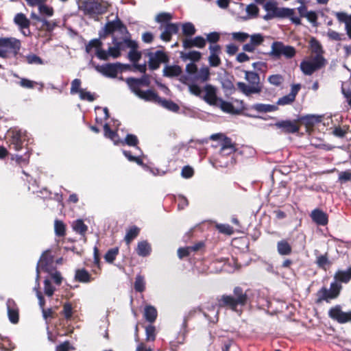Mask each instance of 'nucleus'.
I'll use <instances>...</instances> for the list:
<instances>
[{"label":"nucleus","mask_w":351,"mask_h":351,"mask_svg":"<svg viewBox=\"0 0 351 351\" xmlns=\"http://www.w3.org/2000/svg\"><path fill=\"white\" fill-rule=\"evenodd\" d=\"M125 82L131 91L139 90L142 86H149L151 82L149 77L147 75H144L141 78L128 77Z\"/></svg>","instance_id":"obj_17"},{"label":"nucleus","mask_w":351,"mask_h":351,"mask_svg":"<svg viewBox=\"0 0 351 351\" xmlns=\"http://www.w3.org/2000/svg\"><path fill=\"white\" fill-rule=\"evenodd\" d=\"M326 63L324 58L314 56L310 60H302L300 62V68L304 75H311L314 72L324 67Z\"/></svg>","instance_id":"obj_6"},{"label":"nucleus","mask_w":351,"mask_h":351,"mask_svg":"<svg viewBox=\"0 0 351 351\" xmlns=\"http://www.w3.org/2000/svg\"><path fill=\"white\" fill-rule=\"evenodd\" d=\"M29 156L30 154L29 150H27L24 156L16 155L15 160L16 163L21 166L27 165L29 163Z\"/></svg>","instance_id":"obj_54"},{"label":"nucleus","mask_w":351,"mask_h":351,"mask_svg":"<svg viewBox=\"0 0 351 351\" xmlns=\"http://www.w3.org/2000/svg\"><path fill=\"white\" fill-rule=\"evenodd\" d=\"M101 46L102 43L99 38L92 39L86 45V52L90 53L93 49L96 51L99 47H101Z\"/></svg>","instance_id":"obj_42"},{"label":"nucleus","mask_w":351,"mask_h":351,"mask_svg":"<svg viewBox=\"0 0 351 351\" xmlns=\"http://www.w3.org/2000/svg\"><path fill=\"white\" fill-rule=\"evenodd\" d=\"M55 287L51 285L49 279L44 280V291L47 296L51 297L53 295Z\"/></svg>","instance_id":"obj_55"},{"label":"nucleus","mask_w":351,"mask_h":351,"mask_svg":"<svg viewBox=\"0 0 351 351\" xmlns=\"http://www.w3.org/2000/svg\"><path fill=\"white\" fill-rule=\"evenodd\" d=\"M95 69L97 72L105 77L114 78L121 69V64L117 62L108 63L102 65L97 64L95 66Z\"/></svg>","instance_id":"obj_10"},{"label":"nucleus","mask_w":351,"mask_h":351,"mask_svg":"<svg viewBox=\"0 0 351 351\" xmlns=\"http://www.w3.org/2000/svg\"><path fill=\"white\" fill-rule=\"evenodd\" d=\"M14 21L21 29L28 28L30 25V21L23 13L16 14Z\"/></svg>","instance_id":"obj_31"},{"label":"nucleus","mask_w":351,"mask_h":351,"mask_svg":"<svg viewBox=\"0 0 351 351\" xmlns=\"http://www.w3.org/2000/svg\"><path fill=\"white\" fill-rule=\"evenodd\" d=\"M53 257L51 255L49 250H47L43 253L36 267V282L39 281L40 269L47 272H50L53 269Z\"/></svg>","instance_id":"obj_8"},{"label":"nucleus","mask_w":351,"mask_h":351,"mask_svg":"<svg viewBox=\"0 0 351 351\" xmlns=\"http://www.w3.org/2000/svg\"><path fill=\"white\" fill-rule=\"evenodd\" d=\"M334 14L340 23H345V26L350 23H351V14L349 15L343 12H335Z\"/></svg>","instance_id":"obj_47"},{"label":"nucleus","mask_w":351,"mask_h":351,"mask_svg":"<svg viewBox=\"0 0 351 351\" xmlns=\"http://www.w3.org/2000/svg\"><path fill=\"white\" fill-rule=\"evenodd\" d=\"M351 280V267L346 269H337L333 276L332 284L337 285L341 291L343 289L342 284H348Z\"/></svg>","instance_id":"obj_14"},{"label":"nucleus","mask_w":351,"mask_h":351,"mask_svg":"<svg viewBox=\"0 0 351 351\" xmlns=\"http://www.w3.org/2000/svg\"><path fill=\"white\" fill-rule=\"evenodd\" d=\"M315 263L319 268L323 269L325 271L327 269V267H329L331 265V262L328 259L327 253L324 255L317 256Z\"/></svg>","instance_id":"obj_38"},{"label":"nucleus","mask_w":351,"mask_h":351,"mask_svg":"<svg viewBox=\"0 0 351 351\" xmlns=\"http://www.w3.org/2000/svg\"><path fill=\"white\" fill-rule=\"evenodd\" d=\"M113 47H110L108 49L109 57L117 58L120 56L121 51L124 50L125 47H133V40L130 39H123L121 41H118L116 38L112 41Z\"/></svg>","instance_id":"obj_11"},{"label":"nucleus","mask_w":351,"mask_h":351,"mask_svg":"<svg viewBox=\"0 0 351 351\" xmlns=\"http://www.w3.org/2000/svg\"><path fill=\"white\" fill-rule=\"evenodd\" d=\"M182 32L184 35L191 36L195 34L196 29L191 23H186L182 25Z\"/></svg>","instance_id":"obj_52"},{"label":"nucleus","mask_w":351,"mask_h":351,"mask_svg":"<svg viewBox=\"0 0 351 351\" xmlns=\"http://www.w3.org/2000/svg\"><path fill=\"white\" fill-rule=\"evenodd\" d=\"M158 104H160L162 107L172 111V112H177L179 110V106L178 104L174 103L172 101L163 99L161 97H160V101H158Z\"/></svg>","instance_id":"obj_40"},{"label":"nucleus","mask_w":351,"mask_h":351,"mask_svg":"<svg viewBox=\"0 0 351 351\" xmlns=\"http://www.w3.org/2000/svg\"><path fill=\"white\" fill-rule=\"evenodd\" d=\"M296 54V49L291 45H286L281 41H274L271 45V51L269 55L274 59L284 57L286 59H291Z\"/></svg>","instance_id":"obj_5"},{"label":"nucleus","mask_w":351,"mask_h":351,"mask_svg":"<svg viewBox=\"0 0 351 351\" xmlns=\"http://www.w3.org/2000/svg\"><path fill=\"white\" fill-rule=\"evenodd\" d=\"M119 254V249L118 247L111 248L104 256V259L106 262L109 263H113V261L115 260L117 254Z\"/></svg>","instance_id":"obj_48"},{"label":"nucleus","mask_w":351,"mask_h":351,"mask_svg":"<svg viewBox=\"0 0 351 351\" xmlns=\"http://www.w3.org/2000/svg\"><path fill=\"white\" fill-rule=\"evenodd\" d=\"M11 134L10 148L19 151L23 147V143L27 141V134L26 131L21 130H12L9 132Z\"/></svg>","instance_id":"obj_9"},{"label":"nucleus","mask_w":351,"mask_h":351,"mask_svg":"<svg viewBox=\"0 0 351 351\" xmlns=\"http://www.w3.org/2000/svg\"><path fill=\"white\" fill-rule=\"evenodd\" d=\"M144 317L147 322H154L157 317L156 309L152 306H146L144 311Z\"/></svg>","instance_id":"obj_36"},{"label":"nucleus","mask_w":351,"mask_h":351,"mask_svg":"<svg viewBox=\"0 0 351 351\" xmlns=\"http://www.w3.org/2000/svg\"><path fill=\"white\" fill-rule=\"evenodd\" d=\"M217 107L220 108V109L226 113L236 114L239 113V110H236L230 102L223 100L222 99H219L218 101Z\"/></svg>","instance_id":"obj_28"},{"label":"nucleus","mask_w":351,"mask_h":351,"mask_svg":"<svg viewBox=\"0 0 351 351\" xmlns=\"http://www.w3.org/2000/svg\"><path fill=\"white\" fill-rule=\"evenodd\" d=\"M339 180L341 182H346L351 180V171H341L339 173Z\"/></svg>","instance_id":"obj_64"},{"label":"nucleus","mask_w":351,"mask_h":351,"mask_svg":"<svg viewBox=\"0 0 351 351\" xmlns=\"http://www.w3.org/2000/svg\"><path fill=\"white\" fill-rule=\"evenodd\" d=\"M108 8L107 3H101L97 1L86 2L84 4V11L89 14H101Z\"/></svg>","instance_id":"obj_16"},{"label":"nucleus","mask_w":351,"mask_h":351,"mask_svg":"<svg viewBox=\"0 0 351 351\" xmlns=\"http://www.w3.org/2000/svg\"><path fill=\"white\" fill-rule=\"evenodd\" d=\"M309 44L312 53L315 54V56H319L320 58H324L322 56L324 53L322 46L316 38H311Z\"/></svg>","instance_id":"obj_30"},{"label":"nucleus","mask_w":351,"mask_h":351,"mask_svg":"<svg viewBox=\"0 0 351 351\" xmlns=\"http://www.w3.org/2000/svg\"><path fill=\"white\" fill-rule=\"evenodd\" d=\"M180 57L183 60H190L193 62H197L201 59L202 54L197 51H191L188 53H181Z\"/></svg>","instance_id":"obj_37"},{"label":"nucleus","mask_w":351,"mask_h":351,"mask_svg":"<svg viewBox=\"0 0 351 351\" xmlns=\"http://www.w3.org/2000/svg\"><path fill=\"white\" fill-rule=\"evenodd\" d=\"M27 62L30 64H43V60L35 54H30L26 56Z\"/></svg>","instance_id":"obj_61"},{"label":"nucleus","mask_w":351,"mask_h":351,"mask_svg":"<svg viewBox=\"0 0 351 351\" xmlns=\"http://www.w3.org/2000/svg\"><path fill=\"white\" fill-rule=\"evenodd\" d=\"M294 101L295 99L289 93L288 95L279 98L276 104L279 106H285L292 104Z\"/></svg>","instance_id":"obj_58"},{"label":"nucleus","mask_w":351,"mask_h":351,"mask_svg":"<svg viewBox=\"0 0 351 351\" xmlns=\"http://www.w3.org/2000/svg\"><path fill=\"white\" fill-rule=\"evenodd\" d=\"M21 48V42L15 38H0V56H16Z\"/></svg>","instance_id":"obj_4"},{"label":"nucleus","mask_w":351,"mask_h":351,"mask_svg":"<svg viewBox=\"0 0 351 351\" xmlns=\"http://www.w3.org/2000/svg\"><path fill=\"white\" fill-rule=\"evenodd\" d=\"M140 229L136 226H132L127 231L124 238L127 245H130L131 241L138 235Z\"/></svg>","instance_id":"obj_39"},{"label":"nucleus","mask_w":351,"mask_h":351,"mask_svg":"<svg viewBox=\"0 0 351 351\" xmlns=\"http://www.w3.org/2000/svg\"><path fill=\"white\" fill-rule=\"evenodd\" d=\"M248 301V296L245 291L240 287H235L232 295H222L217 299L219 307L229 308L234 312L241 313V308L245 306Z\"/></svg>","instance_id":"obj_1"},{"label":"nucleus","mask_w":351,"mask_h":351,"mask_svg":"<svg viewBox=\"0 0 351 351\" xmlns=\"http://www.w3.org/2000/svg\"><path fill=\"white\" fill-rule=\"evenodd\" d=\"M81 86V80L80 79H75L71 82V94H75V93H80V90H82L83 89L80 88Z\"/></svg>","instance_id":"obj_60"},{"label":"nucleus","mask_w":351,"mask_h":351,"mask_svg":"<svg viewBox=\"0 0 351 351\" xmlns=\"http://www.w3.org/2000/svg\"><path fill=\"white\" fill-rule=\"evenodd\" d=\"M189 91L191 94L203 99L210 106H218L220 98L217 96V88L212 84H207L202 89L195 83L188 84Z\"/></svg>","instance_id":"obj_2"},{"label":"nucleus","mask_w":351,"mask_h":351,"mask_svg":"<svg viewBox=\"0 0 351 351\" xmlns=\"http://www.w3.org/2000/svg\"><path fill=\"white\" fill-rule=\"evenodd\" d=\"M312 220L319 226H325L328 222V218L326 213L319 209H314L311 213Z\"/></svg>","instance_id":"obj_25"},{"label":"nucleus","mask_w":351,"mask_h":351,"mask_svg":"<svg viewBox=\"0 0 351 351\" xmlns=\"http://www.w3.org/2000/svg\"><path fill=\"white\" fill-rule=\"evenodd\" d=\"M340 292L341 291L338 289L337 285L331 282L329 289L326 287H323L317 292L315 303L320 304L323 301L329 303L330 300L338 298Z\"/></svg>","instance_id":"obj_7"},{"label":"nucleus","mask_w":351,"mask_h":351,"mask_svg":"<svg viewBox=\"0 0 351 351\" xmlns=\"http://www.w3.org/2000/svg\"><path fill=\"white\" fill-rule=\"evenodd\" d=\"M210 56L208 57V63L210 66L217 67L221 63L219 54L221 53V47L219 45H210L209 46Z\"/></svg>","instance_id":"obj_19"},{"label":"nucleus","mask_w":351,"mask_h":351,"mask_svg":"<svg viewBox=\"0 0 351 351\" xmlns=\"http://www.w3.org/2000/svg\"><path fill=\"white\" fill-rule=\"evenodd\" d=\"M136 252L139 256H147L151 252V246L146 241H141L138 243Z\"/></svg>","instance_id":"obj_32"},{"label":"nucleus","mask_w":351,"mask_h":351,"mask_svg":"<svg viewBox=\"0 0 351 351\" xmlns=\"http://www.w3.org/2000/svg\"><path fill=\"white\" fill-rule=\"evenodd\" d=\"M294 14V10L288 8H278L275 16L279 18H289Z\"/></svg>","instance_id":"obj_41"},{"label":"nucleus","mask_w":351,"mask_h":351,"mask_svg":"<svg viewBox=\"0 0 351 351\" xmlns=\"http://www.w3.org/2000/svg\"><path fill=\"white\" fill-rule=\"evenodd\" d=\"M104 136L106 138H108L111 139L112 141H114V144H117L118 135L116 132H114L110 129L108 124L106 123L104 125Z\"/></svg>","instance_id":"obj_44"},{"label":"nucleus","mask_w":351,"mask_h":351,"mask_svg":"<svg viewBox=\"0 0 351 351\" xmlns=\"http://www.w3.org/2000/svg\"><path fill=\"white\" fill-rule=\"evenodd\" d=\"M270 125H273V124H270ZM274 125L280 129L282 132L286 134H293L298 132L300 130V127L295 121H280L274 123Z\"/></svg>","instance_id":"obj_18"},{"label":"nucleus","mask_w":351,"mask_h":351,"mask_svg":"<svg viewBox=\"0 0 351 351\" xmlns=\"http://www.w3.org/2000/svg\"><path fill=\"white\" fill-rule=\"evenodd\" d=\"M73 230L80 234H84L87 231V226L84 224V221L81 219L76 220L73 225Z\"/></svg>","instance_id":"obj_45"},{"label":"nucleus","mask_w":351,"mask_h":351,"mask_svg":"<svg viewBox=\"0 0 351 351\" xmlns=\"http://www.w3.org/2000/svg\"><path fill=\"white\" fill-rule=\"evenodd\" d=\"M276 248L280 256H289L292 253V247L286 239L278 241Z\"/></svg>","instance_id":"obj_27"},{"label":"nucleus","mask_w":351,"mask_h":351,"mask_svg":"<svg viewBox=\"0 0 351 351\" xmlns=\"http://www.w3.org/2000/svg\"><path fill=\"white\" fill-rule=\"evenodd\" d=\"M8 316L9 320L12 324H16L19 322V308L15 301L12 299H8L6 302Z\"/></svg>","instance_id":"obj_20"},{"label":"nucleus","mask_w":351,"mask_h":351,"mask_svg":"<svg viewBox=\"0 0 351 351\" xmlns=\"http://www.w3.org/2000/svg\"><path fill=\"white\" fill-rule=\"evenodd\" d=\"M301 120L304 121L308 125H314L321 121V117L315 115H306L302 117Z\"/></svg>","instance_id":"obj_56"},{"label":"nucleus","mask_w":351,"mask_h":351,"mask_svg":"<svg viewBox=\"0 0 351 351\" xmlns=\"http://www.w3.org/2000/svg\"><path fill=\"white\" fill-rule=\"evenodd\" d=\"M252 108L259 112H268L276 111L278 107L271 104H255L252 106Z\"/></svg>","instance_id":"obj_33"},{"label":"nucleus","mask_w":351,"mask_h":351,"mask_svg":"<svg viewBox=\"0 0 351 351\" xmlns=\"http://www.w3.org/2000/svg\"><path fill=\"white\" fill-rule=\"evenodd\" d=\"M172 19V15L170 13L162 12L158 14L156 17V21L158 23H165L170 21Z\"/></svg>","instance_id":"obj_57"},{"label":"nucleus","mask_w":351,"mask_h":351,"mask_svg":"<svg viewBox=\"0 0 351 351\" xmlns=\"http://www.w3.org/2000/svg\"><path fill=\"white\" fill-rule=\"evenodd\" d=\"M80 98L82 100H86L88 101H93L95 99V94L91 93L90 92L86 91L84 89L80 90L79 93Z\"/></svg>","instance_id":"obj_59"},{"label":"nucleus","mask_w":351,"mask_h":351,"mask_svg":"<svg viewBox=\"0 0 351 351\" xmlns=\"http://www.w3.org/2000/svg\"><path fill=\"white\" fill-rule=\"evenodd\" d=\"M133 43H134V47H129L130 49V51L128 53V58L131 62H136L141 58V54L138 51H137L136 49L137 47L136 43L134 41H133Z\"/></svg>","instance_id":"obj_43"},{"label":"nucleus","mask_w":351,"mask_h":351,"mask_svg":"<svg viewBox=\"0 0 351 351\" xmlns=\"http://www.w3.org/2000/svg\"><path fill=\"white\" fill-rule=\"evenodd\" d=\"M268 82L276 86H279L284 81L282 75L280 74H274L268 77Z\"/></svg>","instance_id":"obj_49"},{"label":"nucleus","mask_w":351,"mask_h":351,"mask_svg":"<svg viewBox=\"0 0 351 351\" xmlns=\"http://www.w3.org/2000/svg\"><path fill=\"white\" fill-rule=\"evenodd\" d=\"M38 10L41 15L46 16H51L53 14V9L44 3L38 6Z\"/></svg>","instance_id":"obj_53"},{"label":"nucleus","mask_w":351,"mask_h":351,"mask_svg":"<svg viewBox=\"0 0 351 351\" xmlns=\"http://www.w3.org/2000/svg\"><path fill=\"white\" fill-rule=\"evenodd\" d=\"M210 79V69L208 66H202L197 70L194 80L201 82H206Z\"/></svg>","instance_id":"obj_29"},{"label":"nucleus","mask_w":351,"mask_h":351,"mask_svg":"<svg viewBox=\"0 0 351 351\" xmlns=\"http://www.w3.org/2000/svg\"><path fill=\"white\" fill-rule=\"evenodd\" d=\"M237 150L235 144L228 137H224L221 143L220 154L223 156H228Z\"/></svg>","instance_id":"obj_24"},{"label":"nucleus","mask_w":351,"mask_h":351,"mask_svg":"<svg viewBox=\"0 0 351 351\" xmlns=\"http://www.w3.org/2000/svg\"><path fill=\"white\" fill-rule=\"evenodd\" d=\"M122 28H124L123 23L120 20H117L106 23L105 25V32L106 34H111L117 29L121 31Z\"/></svg>","instance_id":"obj_34"},{"label":"nucleus","mask_w":351,"mask_h":351,"mask_svg":"<svg viewBox=\"0 0 351 351\" xmlns=\"http://www.w3.org/2000/svg\"><path fill=\"white\" fill-rule=\"evenodd\" d=\"M54 229L56 234L58 237H62L65 234V226L62 221L56 220L54 223Z\"/></svg>","instance_id":"obj_50"},{"label":"nucleus","mask_w":351,"mask_h":351,"mask_svg":"<svg viewBox=\"0 0 351 351\" xmlns=\"http://www.w3.org/2000/svg\"><path fill=\"white\" fill-rule=\"evenodd\" d=\"M328 316L339 324L351 322V311L343 312L340 305H336L328 311Z\"/></svg>","instance_id":"obj_12"},{"label":"nucleus","mask_w":351,"mask_h":351,"mask_svg":"<svg viewBox=\"0 0 351 351\" xmlns=\"http://www.w3.org/2000/svg\"><path fill=\"white\" fill-rule=\"evenodd\" d=\"M132 92L134 93L140 99L145 101L158 104V101H160V97L158 95L152 90H141L139 89L138 90H134Z\"/></svg>","instance_id":"obj_21"},{"label":"nucleus","mask_w":351,"mask_h":351,"mask_svg":"<svg viewBox=\"0 0 351 351\" xmlns=\"http://www.w3.org/2000/svg\"><path fill=\"white\" fill-rule=\"evenodd\" d=\"M75 280L80 282H89L91 280L90 274L84 269H77L75 275Z\"/></svg>","instance_id":"obj_35"},{"label":"nucleus","mask_w":351,"mask_h":351,"mask_svg":"<svg viewBox=\"0 0 351 351\" xmlns=\"http://www.w3.org/2000/svg\"><path fill=\"white\" fill-rule=\"evenodd\" d=\"M124 143L130 146H136L138 143V140L136 136L129 134H127L124 140Z\"/></svg>","instance_id":"obj_62"},{"label":"nucleus","mask_w":351,"mask_h":351,"mask_svg":"<svg viewBox=\"0 0 351 351\" xmlns=\"http://www.w3.org/2000/svg\"><path fill=\"white\" fill-rule=\"evenodd\" d=\"M264 39L261 34H253L250 36V43L254 46L256 47L261 45L263 42Z\"/></svg>","instance_id":"obj_63"},{"label":"nucleus","mask_w":351,"mask_h":351,"mask_svg":"<svg viewBox=\"0 0 351 351\" xmlns=\"http://www.w3.org/2000/svg\"><path fill=\"white\" fill-rule=\"evenodd\" d=\"M206 40L201 36H195L193 38H185L182 40V47L184 49H191L192 47L204 48L206 46Z\"/></svg>","instance_id":"obj_22"},{"label":"nucleus","mask_w":351,"mask_h":351,"mask_svg":"<svg viewBox=\"0 0 351 351\" xmlns=\"http://www.w3.org/2000/svg\"><path fill=\"white\" fill-rule=\"evenodd\" d=\"M328 316L339 324L351 322V311L343 312L340 305H336L328 311Z\"/></svg>","instance_id":"obj_13"},{"label":"nucleus","mask_w":351,"mask_h":351,"mask_svg":"<svg viewBox=\"0 0 351 351\" xmlns=\"http://www.w3.org/2000/svg\"><path fill=\"white\" fill-rule=\"evenodd\" d=\"M169 59L168 56L162 51L158 50L152 53L149 59V66L152 70L159 68L161 63H167Z\"/></svg>","instance_id":"obj_15"},{"label":"nucleus","mask_w":351,"mask_h":351,"mask_svg":"<svg viewBox=\"0 0 351 351\" xmlns=\"http://www.w3.org/2000/svg\"><path fill=\"white\" fill-rule=\"evenodd\" d=\"M245 79L249 85L242 82L237 84L238 89L245 95L250 96L252 94H258L262 91V86L260 83L259 75L253 71H245Z\"/></svg>","instance_id":"obj_3"},{"label":"nucleus","mask_w":351,"mask_h":351,"mask_svg":"<svg viewBox=\"0 0 351 351\" xmlns=\"http://www.w3.org/2000/svg\"><path fill=\"white\" fill-rule=\"evenodd\" d=\"M182 73V68L178 65H166L165 66L162 74L163 76L167 77H178Z\"/></svg>","instance_id":"obj_26"},{"label":"nucleus","mask_w":351,"mask_h":351,"mask_svg":"<svg viewBox=\"0 0 351 351\" xmlns=\"http://www.w3.org/2000/svg\"><path fill=\"white\" fill-rule=\"evenodd\" d=\"M36 285L35 287L34 288V291L36 292V297L38 300L39 306H40V308L43 310L45 308V298H44L42 293L39 290V288H40L39 281L38 282H36Z\"/></svg>","instance_id":"obj_51"},{"label":"nucleus","mask_w":351,"mask_h":351,"mask_svg":"<svg viewBox=\"0 0 351 351\" xmlns=\"http://www.w3.org/2000/svg\"><path fill=\"white\" fill-rule=\"evenodd\" d=\"M134 289L138 292H143L145 288V282L144 277L141 275H137L134 282Z\"/></svg>","instance_id":"obj_46"},{"label":"nucleus","mask_w":351,"mask_h":351,"mask_svg":"<svg viewBox=\"0 0 351 351\" xmlns=\"http://www.w3.org/2000/svg\"><path fill=\"white\" fill-rule=\"evenodd\" d=\"M179 30V25L178 23H167L164 27V30L161 33L160 38L165 42H169L171 39L173 34H176Z\"/></svg>","instance_id":"obj_23"}]
</instances>
